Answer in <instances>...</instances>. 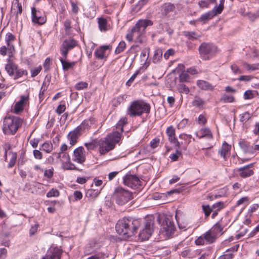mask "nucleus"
<instances>
[{"mask_svg":"<svg viewBox=\"0 0 259 259\" xmlns=\"http://www.w3.org/2000/svg\"><path fill=\"white\" fill-rule=\"evenodd\" d=\"M253 166V164L250 163L238 168L239 176L242 178H246L253 175L254 171L251 169Z\"/></svg>","mask_w":259,"mask_h":259,"instance_id":"12","label":"nucleus"},{"mask_svg":"<svg viewBox=\"0 0 259 259\" xmlns=\"http://www.w3.org/2000/svg\"><path fill=\"white\" fill-rule=\"evenodd\" d=\"M162 56V50H155L154 52V57L155 59L159 60L161 58Z\"/></svg>","mask_w":259,"mask_h":259,"instance_id":"57","label":"nucleus"},{"mask_svg":"<svg viewBox=\"0 0 259 259\" xmlns=\"http://www.w3.org/2000/svg\"><path fill=\"white\" fill-rule=\"evenodd\" d=\"M65 31L66 34L70 35L71 33V21L69 19H66L64 22Z\"/></svg>","mask_w":259,"mask_h":259,"instance_id":"42","label":"nucleus"},{"mask_svg":"<svg viewBox=\"0 0 259 259\" xmlns=\"http://www.w3.org/2000/svg\"><path fill=\"white\" fill-rule=\"evenodd\" d=\"M217 15L219 14L212 9L211 11L202 14L201 17L198 19V21L202 22L203 24H205L207 21L211 19Z\"/></svg>","mask_w":259,"mask_h":259,"instance_id":"17","label":"nucleus"},{"mask_svg":"<svg viewBox=\"0 0 259 259\" xmlns=\"http://www.w3.org/2000/svg\"><path fill=\"white\" fill-rule=\"evenodd\" d=\"M80 127H76L73 131L70 132L68 135V138L71 145H74L77 140L81 135Z\"/></svg>","mask_w":259,"mask_h":259,"instance_id":"14","label":"nucleus"},{"mask_svg":"<svg viewBox=\"0 0 259 259\" xmlns=\"http://www.w3.org/2000/svg\"><path fill=\"white\" fill-rule=\"evenodd\" d=\"M199 7L201 9H203L204 8H208L209 6V4L205 1H200L198 3Z\"/></svg>","mask_w":259,"mask_h":259,"instance_id":"60","label":"nucleus"},{"mask_svg":"<svg viewBox=\"0 0 259 259\" xmlns=\"http://www.w3.org/2000/svg\"><path fill=\"white\" fill-rule=\"evenodd\" d=\"M182 33L184 36L190 40L197 39L200 37V35L195 31H184Z\"/></svg>","mask_w":259,"mask_h":259,"instance_id":"29","label":"nucleus"},{"mask_svg":"<svg viewBox=\"0 0 259 259\" xmlns=\"http://www.w3.org/2000/svg\"><path fill=\"white\" fill-rule=\"evenodd\" d=\"M140 226V222L132 218H123L117 223L115 227L116 232L124 238H128L135 235Z\"/></svg>","mask_w":259,"mask_h":259,"instance_id":"2","label":"nucleus"},{"mask_svg":"<svg viewBox=\"0 0 259 259\" xmlns=\"http://www.w3.org/2000/svg\"><path fill=\"white\" fill-rule=\"evenodd\" d=\"M244 97L245 99H251L253 97V94L251 91H246L244 94Z\"/></svg>","mask_w":259,"mask_h":259,"instance_id":"64","label":"nucleus"},{"mask_svg":"<svg viewBox=\"0 0 259 259\" xmlns=\"http://www.w3.org/2000/svg\"><path fill=\"white\" fill-rule=\"evenodd\" d=\"M163 229L167 235H170L174 233L175 227L172 222L170 219L166 218L163 223Z\"/></svg>","mask_w":259,"mask_h":259,"instance_id":"16","label":"nucleus"},{"mask_svg":"<svg viewBox=\"0 0 259 259\" xmlns=\"http://www.w3.org/2000/svg\"><path fill=\"white\" fill-rule=\"evenodd\" d=\"M32 22L34 24L42 25L47 21V18L42 12L37 10L35 7L31 8Z\"/></svg>","mask_w":259,"mask_h":259,"instance_id":"7","label":"nucleus"},{"mask_svg":"<svg viewBox=\"0 0 259 259\" xmlns=\"http://www.w3.org/2000/svg\"><path fill=\"white\" fill-rule=\"evenodd\" d=\"M98 23L101 31H106L107 30V22L105 18L103 17L99 18Z\"/></svg>","mask_w":259,"mask_h":259,"instance_id":"31","label":"nucleus"},{"mask_svg":"<svg viewBox=\"0 0 259 259\" xmlns=\"http://www.w3.org/2000/svg\"><path fill=\"white\" fill-rule=\"evenodd\" d=\"M13 7L14 9H15V7H16L17 11L16 14V18H17L19 15H20L22 12V7L21 4L19 3V0H13Z\"/></svg>","mask_w":259,"mask_h":259,"instance_id":"33","label":"nucleus"},{"mask_svg":"<svg viewBox=\"0 0 259 259\" xmlns=\"http://www.w3.org/2000/svg\"><path fill=\"white\" fill-rule=\"evenodd\" d=\"M215 46L211 43H202L199 47V49H215Z\"/></svg>","mask_w":259,"mask_h":259,"instance_id":"52","label":"nucleus"},{"mask_svg":"<svg viewBox=\"0 0 259 259\" xmlns=\"http://www.w3.org/2000/svg\"><path fill=\"white\" fill-rule=\"evenodd\" d=\"M192 104L194 106L201 107L205 104V102L200 98L196 97Z\"/></svg>","mask_w":259,"mask_h":259,"instance_id":"41","label":"nucleus"},{"mask_svg":"<svg viewBox=\"0 0 259 259\" xmlns=\"http://www.w3.org/2000/svg\"><path fill=\"white\" fill-rule=\"evenodd\" d=\"M139 178L136 175H126L123 178V183L125 185L132 189H136L141 186Z\"/></svg>","mask_w":259,"mask_h":259,"instance_id":"9","label":"nucleus"},{"mask_svg":"<svg viewBox=\"0 0 259 259\" xmlns=\"http://www.w3.org/2000/svg\"><path fill=\"white\" fill-rule=\"evenodd\" d=\"M28 101V97L24 96H21L20 100L17 102L14 106V112L16 114H18L22 111L27 102Z\"/></svg>","mask_w":259,"mask_h":259,"instance_id":"15","label":"nucleus"},{"mask_svg":"<svg viewBox=\"0 0 259 259\" xmlns=\"http://www.w3.org/2000/svg\"><path fill=\"white\" fill-rule=\"evenodd\" d=\"M205 240L208 243H212L214 242L217 238L214 235H212L210 232L209 230L206 232L204 235Z\"/></svg>","mask_w":259,"mask_h":259,"instance_id":"32","label":"nucleus"},{"mask_svg":"<svg viewBox=\"0 0 259 259\" xmlns=\"http://www.w3.org/2000/svg\"><path fill=\"white\" fill-rule=\"evenodd\" d=\"M166 134L168 137L169 141L180 149L183 143L179 142L176 138L175 130L172 126H169L166 128Z\"/></svg>","mask_w":259,"mask_h":259,"instance_id":"11","label":"nucleus"},{"mask_svg":"<svg viewBox=\"0 0 259 259\" xmlns=\"http://www.w3.org/2000/svg\"><path fill=\"white\" fill-rule=\"evenodd\" d=\"M196 135L200 139L203 137H206L208 139H211L212 138V135L210 131L207 128L201 129L196 133Z\"/></svg>","mask_w":259,"mask_h":259,"instance_id":"24","label":"nucleus"},{"mask_svg":"<svg viewBox=\"0 0 259 259\" xmlns=\"http://www.w3.org/2000/svg\"><path fill=\"white\" fill-rule=\"evenodd\" d=\"M16 158H17L16 154L12 153V158H11V159L9 163V164H8L9 167H12L15 165V164L16 163Z\"/></svg>","mask_w":259,"mask_h":259,"instance_id":"56","label":"nucleus"},{"mask_svg":"<svg viewBox=\"0 0 259 259\" xmlns=\"http://www.w3.org/2000/svg\"><path fill=\"white\" fill-rule=\"evenodd\" d=\"M201 57L204 60H209L214 57L217 53L216 50H199Z\"/></svg>","mask_w":259,"mask_h":259,"instance_id":"18","label":"nucleus"},{"mask_svg":"<svg viewBox=\"0 0 259 259\" xmlns=\"http://www.w3.org/2000/svg\"><path fill=\"white\" fill-rule=\"evenodd\" d=\"M106 50H96L94 52L95 56L98 59H102L107 57Z\"/></svg>","mask_w":259,"mask_h":259,"instance_id":"38","label":"nucleus"},{"mask_svg":"<svg viewBox=\"0 0 259 259\" xmlns=\"http://www.w3.org/2000/svg\"><path fill=\"white\" fill-rule=\"evenodd\" d=\"M197 85L203 90H212L213 89V86L210 83L203 80H197Z\"/></svg>","mask_w":259,"mask_h":259,"instance_id":"25","label":"nucleus"},{"mask_svg":"<svg viewBox=\"0 0 259 259\" xmlns=\"http://www.w3.org/2000/svg\"><path fill=\"white\" fill-rule=\"evenodd\" d=\"M24 74L27 75V71L26 70L18 69L17 67V70L15 71V75L13 76L14 79H17L18 78L21 77Z\"/></svg>","mask_w":259,"mask_h":259,"instance_id":"44","label":"nucleus"},{"mask_svg":"<svg viewBox=\"0 0 259 259\" xmlns=\"http://www.w3.org/2000/svg\"><path fill=\"white\" fill-rule=\"evenodd\" d=\"M54 174V168L52 167L50 169H46L44 172V176L48 179L53 177Z\"/></svg>","mask_w":259,"mask_h":259,"instance_id":"54","label":"nucleus"},{"mask_svg":"<svg viewBox=\"0 0 259 259\" xmlns=\"http://www.w3.org/2000/svg\"><path fill=\"white\" fill-rule=\"evenodd\" d=\"M5 40L7 42L8 48L5 46L2 47L0 49H15L13 42L16 41L15 36L11 33H8L6 35Z\"/></svg>","mask_w":259,"mask_h":259,"instance_id":"20","label":"nucleus"},{"mask_svg":"<svg viewBox=\"0 0 259 259\" xmlns=\"http://www.w3.org/2000/svg\"><path fill=\"white\" fill-rule=\"evenodd\" d=\"M99 193L100 192L97 190L89 189L86 192L85 196L88 198L94 199L96 198Z\"/></svg>","mask_w":259,"mask_h":259,"instance_id":"37","label":"nucleus"},{"mask_svg":"<svg viewBox=\"0 0 259 259\" xmlns=\"http://www.w3.org/2000/svg\"><path fill=\"white\" fill-rule=\"evenodd\" d=\"M88 83L86 82H80L76 84L75 88L77 90H81L87 88Z\"/></svg>","mask_w":259,"mask_h":259,"instance_id":"51","label":"nucleus"},{"mask_svg":"<svg viewBox=\"0 0 259 259\" xmlns=\"http://www.w3.org/2000/svg\"><path fill=\"white\" fill-rule=\"evenodd\" d=\"M176 218L179 228L180 229L186 230L189 227V223L187 221H183L182 220H180V219H178L177 215H176Z\"/></svg>","mask_w":259,"mask_h":259,"instance_id":"34","label":"nucleus"},{"mask_svg":"<svg viewBox=\"0 0 259 259\" xmlns=\"http://www.w3.org/2000/svg\"><path fill=\"white\" fill-rule=\"evenodd\" d=\"M41 70V67L39 66L38 67L35 68L33 69H32L31 71V76L35 77L38 75V74L40 72Z\"/></svg>","mask_w":259,"mask_h":259,"instance_id":"61","label":"nucleus"},{"mask_svg":"<svg viewBox=\"0 0 259 259\" xmlns=\"http://www.w3.org/2000/svg\"><path fill=\"white\" fill-rule=\"evenodd\" d=\"M95 122V118L91 117L89 120H84L80 125L78 126V127H80V130L81 131L89 128L91 126L94 124Z\"/></svg>","mask_w":259,"mask_h":259,"instance_id":"26","label":"nucleus"},{"mask_svg":"<svg viewBox=\"0 0 259 259\" xmlns=\"http://www.w3.org/2000/svg\"><path fill=\"white\" fill-rule=\"evenodd\" d=\"M224 207V203L223 202H219L214 204L212 208L217 209V211H220Z\"/></svg>","mask_w":259,"mask_h":259,"instance_id":"58","label":"nucleus"},{"mask_svg":"<svg viewBox=\"0 0 259 259\" xmlns=\"http://www.w3.org/2000/svg\"><path fill=\"white\" fill-rule=\"evenodd\" d=\"M190 76L188 74L187 72H183L179 75V81L181 83L189 82L190 81Z\"/></svg>","mask_w":259,"mask_h":259,"instance_id":"40","label":"nucleus"},{"mask_svg":"<svg viewBox=\"0 0 259 259\" xmlns=\"http://www.w3.org/2000/svg\"><path fill=\"white\" fill-rule=\"evenodd\" d=\"M40 150L50 153L53 150V145L50 142H46L42 145Z\"/></svg>","mask_w":259,"mask_h":259,"instance_id":"39","label":"nucleus"},{"mask_svg":"<svg viewBox=\"0 0 259 259\" xmlns=\"http://www.w3.org/2000/svg\"><path fill=\"white\" fill-rule=\"evenodd\" d=\"M176 7L174 4L170 3H166L161 7V14L164 16L169 17L171 14L175 12Z\"/></svg>","mask_w":259,"mask_h":259,"instance_id":"13","label":"nucleus"},{"mask_svg":"<svg viewBox=\"0 0 259 259\" xmlns=\"http://www.w3.org/2000/svg\"><path fill=\"white\" fill-rule=\"evenodd\" d=\"M239 145L245 153L252 154L254 152V148H253V146L250 145L247 141H241L239 142Z\"/></svg>","mask_w":259,"mask_h":259,"instance_id":"19","label":"nucleus"},{"mask_svg":"<svg viewBox=\"0 0 259 259\" xmlns=\"http://www.w3.org/2000/svg\"><path fill=\"white\" fill-rule=\"evenodd\" d=\"M22 123V119L16 116H9L4 119L3 132L5 135H14Z\"/></svg>","mask_w":259,"mask_h":259,"instance_id":"4","label":"nucleus"},{"mask_svg":"<svg viewBox=\"0 0 259 259\" xmlns=\"http://www.w3.org/2000/svg\"><path fill=\"white\" fill-rule=\"evenodd\" d=\"M202 209L206 217H208L211 211H213V208L210 207L208 205L206 206L203 205Z\"/></svg>","mask_w":259,"mask_h":259,"instance_id":"49","label":"nucleus"},{"mask_svg":"<svg viewBox=\"0 0 259 259\" xmlns=\"http://www.w3.org/2000/svg\"><path fill=\"white\" fill-rule=\"evenodd\" d=\"M60 62L62 63L63 69L64 71H66L70 68H71L75 65V62H68L66 61L64 59L61 58L60 59Z\"/></svg>","mask_w":259,"mask_h":259,"instance_id":"35","label":"nucleus"},{"mask_svg":"<svg viewBox=\"0 0 259 259\" xmlns=\"http://www.w3.org/2000/svg\"><path fill=\"white\" fill-rule=\"evenodd\" d=\"M240 121L242 122H246L251 118V115L248 112H245L240 115Z\"/></svg>","mask_w":259,"mask_h":259,"instance_id":"47","label":"nucleus"},{"mask_svg":"<svg viewBox=\"0 0 259 259\" xmlns=\"http://www.w3.org/2000/svg\"><path fill=\"white\" fill-rule=\"evenodd\" d=\"M231 70L235 74H241L242 73L241 70L239 68L237 65L234 64L231 66Z\"/></svg>","mask_w":259,"mask_h":259,"instance_id":"59","label":"nucleus"},{"mask_svg":"<svg viewBox=\"0 0 259 259\" xmlns=\"http://www.w3.org/2000/svg\"><path fill=\"white\" fill-rule=\"evenodd\" d=\"M107 138L115 145L120 140L121 133L119 131L113 132L108 135Z\"/></svg>","mask_w":259,"mask_h":259,"instance_id":"22","label":"nucleus"},{"mask_svg":"<svg viewBox=\"0 0 259 259\" xmlns=\"http://www.w3.org/2000/svg\"><path fill=\"white\" fill-rule=\"evenodd\" d=\"M113 197L119 205H123L133 198V194L122 187H118L114 192Z\"/></svg>","mask_w":259,"mask_h":259,"instance_id":"5","label":"nucleus"},{"mask_svg":"<svg viewBox=\"0 0 259 259\" xmlns=\"http://www.w3.org/2000/svg\"><path fill=\"white\" fill-rule=\"evenodd\" d=\"M97 141H94L93 142L88 143L85 144V146L88 150H93L96 148L97 145Z\"/></svg>","mask_w":259,"mask_h":259,"instance_id":"55","label":"nucleus"},{"mask_svg":"<svg viewBox=\"0 0 259 259\" xmlns=\"http://www.w3.org/2000/svg\"><path fill=\"white\" fill-rule=\"evenodd\" d=\"M61 253L62 250L56 247L54 249L51 255H47L43 259H60Z\"/></svg>","mask_w":259,"mask_h":259,"instance_id":"27","label":"nucleus"},{"mask_svg":"<svg viewBox=\"0 0 259 259\" xmlns=\"http://www.w3.org/2000/svg\"><path fill=\"white\" fill-rule=\"evenodd\" d=\"M76 46V41L71 38L65 40L63 43V49H72L75 48Z\"/></svg>","mask_w":259,"mask_h":259,"instance_id":"28","label":"nucleus"},{"mask_svg":"<svg viewBox=\"0 0 259 259\" xmlns=\"http://www.w3.org/2000/svg\"><path fill=\"white\" fill-rule=\"evenodd\" d=\"M224 3H225V0H220V4L218 6H217V5L213 8V9H214V10L218 14H220L222 13L224 8Z\"/></svg>","mask_w":259,"mask_h":259,"instance_id":"45","label":"nucleus"},{"mask_svg":"<svg viewBox=\"0 0 259 259\" xmlns=\"http://www.w3.org/2000/svg\"><path fill=\"white\" fill-rule=\"evenodd\" d=\"M153 221H147L145 224V228L140 231L139 234V239L141 241L148 240L153 232Z\"/></svg>","mask_w":259,"mask_h":259,"instance_id":"8","label":"nucleus"},{"mask_svg":"<svg viewBox=\"0 0 259 259\" xmlns=\"http://www.w3.org/2000/svg\"><path fill=\"white\" fill-rule=\"evenodd\" d=\"M150 105L142 101H134L131 104L127 109V114L130 117L139 116L143 113H149L150 111Z\"/></svg>","mask_w":259,"mask_h":259,"instance_id":"3","label":"nucleus"},{"mask_svg":"<svg viewBox=\"0 0 259 259\" xmlns=\"http://www.w3.org/2000/svg\"><path fill=\"white\" fill-rule=\"evenodd\" d=\"M234 97L232 95L224 94L221 98V101L224 103H232L234 101Z\"/></svg>","mask_w":259,"mask_h":259,"instance_id":"43","label":"nucleus"},{"mask_svg":"<svg viewBox=\"0 0 259 259\" xmlns=\"http://www.w3.org/2000/svg\"><path fill=\"white\" fill-rule=\"evenodd\" d=\"M177 88L179 92L181 94H188L190 92L189 88L183 83L178 84Z\"/></svg>","mask_w":259,"mask_h":259,"instance_id":"36","label":"nucleus"},{"mask_svg":"<svg viewBox=\"0 0 259 259\" xmlns=\"http://www.w3.org/2000/svg\"><path fill=\"white\" fill-rule=\"evenodd\" d=\"M59 195V192L58 190L54 189H52L47 194V197L48 198L52 197H58Z\"/></svg>","mask_w":259,"mask_h":259,"instance_id":"48","label":"nucleus"},{"mask_svg":"<svg viewBox=\"0 0 259 259\" xmlns=\"http://www.w3.org/2000/svg\"><path fill=\"white\" fill-rule=\"evenodd\" d=\"M231 148V145L228 144L226 142H224L222 145V148L219 150V153L225 160L227 159V156L229 154Z\"/></svg>","mask_w":259,"mask_h":259,"instance_id":"21","label":"nucleus"},{"mask_svg":"<svg viewBox=\"0 0 259 259\" xmlns=\"http://www.w3.org/2000/svg\"><path fill=\"white\" fill-rule=\"evenodd\" d=\"M72 160L80 164H82L85 161V152L82 147H79L74 150Z\"/></svg>","mask_w":259,"mask_h":259,"instance_id":"10","label":"nucleus"},{"mask_svg":"<svg viewBox=\"0 0 259 259\" xmlns=\"http://www.w3.org/2000/svg\"><path fill=\"white\" fill-rule=\"evenodd\" d=\"M182 155L181 152L178 150H176V153L171 154L169 158L172 161H176L178 160L179 157Z\"/></svg>","mask_w":259,"mask_h":259,"instance_id":"50","label":"nucleus"},{"mask_svg":"<svg viewBox=\"0 0 259 259\" xmlns=\"http://www.w3.org/2000/svg\"><path fill=\"white\" fill-rule=\"evenodd\" d=\"M152 25V21L148 19L140 20L136 23L131 31L126 35V38L129 42L134 39L135 43L137 44L135 45L131 46L130 49L140 47L138 44H142L145 42V29L148 26Z\"/></svg>","mask_w":259,"mask_h":259,"instance_id":"1","label":"nucleus"},{"mask_svg":"<svg viewBox=\"0 0 259 259\" xmlns=\"http://www.w3.org/2000/svg\"><path fill=\"white\" fill-rule=\"evenodd\" d=\"M17 67L18 66L15 63L9 62L6 65L5 69L10 76H13Z\"/></svg>","mask_w":259,"mask_h":259,"instance_id":"23","label":"nucleus"},{"mask_svg":"<svg viewBox=\"0 0 259 259\" xmlns=\"http://www.w3.org/2000/svg\"><path fill=\"white\" fill-rule=\"evenodd\" d=\"M243 65L246 68V69L248 70L253 71V70L259 69V64H255V65H252V64L251 65V64H249L246 63H244L243 64Z\"/></svg>","mask_w":259,"mask_h":259,"instance_id":"46","label":"nucleus"},{"mask_svg":"<svg viewBox=\"0 0 259 259\" xmlns=\"http://www.w3.org/2000/svg\"><path fill=\"white\" fill-rule=\"evenodd\" d=\"M175 54V50H167L164 54V58L167 60L170 56H173Z\"/></svg>","mask_w":259,"mask_h":259,"instance_id":"63","label":"nucleus"},{"mask_svg":"<svg viewBox=\"0 0 259 259\" xmlns=\"http://www.w3.org/2000/svg\"><path fill=\"white\" fill-rule=\"evenodd\" d=\"M140 73V70H138L135 72V73L130 77V78L127 81L126 84L127 86H130L132 83L134 81L136 76Z\"/></svg>","mask_w":259,"mask_h":259,"instance_id":"53","label":"nucleus"},{"mask_svg":"<svg viewBox=\"0 0 259 259\" xmlns=\"http://www.w3.org/2000/svg\"><path fill=\"white\" fill-rule=\"evenodd\" d=\"M97 145L99 147V152L101 154H105L115 147L113 143L107 137L97 141Z\"/></svg>","mask_w":259,"mask_h":259,"instance_id":"6","label":"nucleus"},{"mask_svg":"<svg viewBox=\"0 0 259 259\" xmlns=\"http://www.w3.org/2000/svg\"><path fill=\"white\" fill-rule=\"evenodd\" d=\"M222 230L223 228L222 226L219 224L217 223L209 230V231L217 238L218 236L222 234L221 233Z\"/></svg>","mask_w":259,"mask_h":259,"instance_id":"30","label":"nucleus"},{"mask_svg":"<svg viewBox=\"0 0 259 259\" xmlns=\"http://www.w3.org/2000/svg\"><path fill=\"white\" fill-rule=\"evenodd\" d=\"M66 109V106L65 105L60 104L59 105L56 110V112L58 114L62 113Z\"/></svg>","mask_w":259,"mask_h":259,"instance_id":"62","label":"nucleus"}]
</instances>
